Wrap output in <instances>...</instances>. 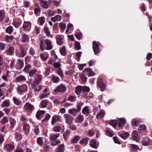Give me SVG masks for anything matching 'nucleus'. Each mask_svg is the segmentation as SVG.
Listing matches in <instances>:
<instances>
[{
  "instance_id": "obj_52",
  "label": "nucleus",
  "mask_w": 152,
  "mask_h": 152,
  "mask_svg": "<svg viewBox=\"0 0 152 152\" xmlns=\"http://www.w3.org/2000/svg\"><path fill=\"white\" fill-rule=\"evenodd\" d=\"M129 134L127 132H125L123 134H120L119 136L124 139H126L128 138Z\"/></svg>"
},
{
  "instance_id": "obj_51",
  "label": "nucleus",
  "mask_w": 152,
  "mask_h": 152,
  "mask_svg": "<svg viewBox=\"0 0 152 152\" xmlns=\"http://www.w3.org/2000/svg\"><path fill=\"white\" fill-rule=\"evenodd\" d=\"M132 135L133 137V140L137 141V139H138L137 132L136 131H134L132 133Z\"/></svg>"
},
{
  "instance_id": "obj_31",
  "label": "nucleus",
  "mask_w": 152,
  "mask_h": 152,
  "mask_svg": "<svg viewBox=\"0 0 152 152\" xmlns=\"http://www.w3.org/2000/svg\"><path fill=\"white\" fill-rule=\"evenodd\" d=\"M39 1L41 4L42 7L43 8L47 9L48 8V4L47 1H44L43 0H39Z\"/></svg>"
},
{
  "instance_id": "obj_35",
  "label": "nucleus",
  "mask_w": 152,
  "mask_h": 152,
  "mask_svg": "<svg viewBox=\"0 0 152 152\" xmlns=\"http://www.w3.org/2000/svg\"><path fill=\"white\" fill-rule=\"evenodd\" d=\"M64 145L62 144L59 146L56 149V152H64Z\"/></svg>"
},
{
  "instance_id": "obj_8",
  "label": "nucleus",
  "mask_w": 152,
  "mask_h": 152,
  "mask_svg": "<svg viewBox=\"0 0 152 152\" xmlns=\"http://www.w3.org/2000/svg\"><path fill=\"white\" fill-rule=\"evenodd\" d=\"M66 122L69 125H70L72 122L73 118L70 115L65 114L64 115Z\"/></svg>"
},
{
  "instance_id": "obj_29",
  "label": "nucleus",
  "mask_w": 152,
  "mask_h": 152,
  "mask_svg": "<svg viewBox=\"0 0 152 152\" xmlns=\"http://www.w3.org/2000/svg\"><path fill=\"white\" fill-rule=\"evenodd\" d=\"M89 140V138L88 137L82 139L80 141L79 143L82 145H87Z\"/></svg>"
},
{
  "instance_id": "obj_25",
  "label": "nucleus",
  "mask_w": 152,
  "mask_h": 152,
  "mask_svg": "<svg viewBox=\"0 0 152 152\" xmlns=\"http://www.w3.org/2000/svg\"><path fill=\"white\" fill-rule=\"evenodd\" d=\"M60 135L59 133H57L54 134L50 136V141H52V142H54L56 141V139L59 137Z\"/></svg>"
},
{
  "instance_id": "obj_45",
  "label": "nucleus",
  "mask_w": 152,
  "mask_h": 152,
  "mask_svg": "<svg viewBox=\"0 0 152 152\" xmlns=\"http://www.w3.org/2000/svg\"><path fill=\"white\" fill-rule=\"evenodd\" d=\"M60 52L62 56H65L66 55V49L64 46L60 49Z\"/></svg>"
},
{
  "instance_id": "obj_5",
  "label": "nucleus",
  "mask_w": 152,
  "mask_h": 152,
  "mask_svg": "<svg viewBox=\"0 0 152 152\" xmlns=\"http://www.w3.org/2000/svg\"><path fill=\"white\" fill-rule=\"evenodd\" d=\"M31 23L30 21H24L22 28L24 31H28L31 29Z\"/></svg>"
},
{
  "instance_id": "obj_24",
  "label": "nucleus",
  "mask_w": 152,
  "mask_h": 152,
  "mask_svg": "<svg viewBox=\"0 0 152 152\" xmlns=\"http://www.w3.org/2000/svg\"><path fill=\"white\" fill-rule=\"evenodd\" d=\"M12 99L14 103L17 106L20 105L22 103V102L21 100L15 97H13Z\"/></svg>"
},
{
  "instance_id": "obj_44",
  "label": "nucleus",
  "mask_w": 152,
  "mask_h": 152,
  "mask_svg": "<svg viewBox=\"0 0 152 152\" xmlns=\"http://www.w3.org/2000/svg\"><path fill=\"white\" fill-rule=\"evenodd\" d=\"M130 151L132 152L137 150L139 149V147L137 145L131 144L130 145Z\"/></svg>"
},
{
  "instance_id": "obj_9",
  "label": "nucleus",
  "mask_w": 152,
  "mask_h": 152,
  "mask_svg": "<svg viewBox=\"0 0 152 152\" xmlns=\"http://www.w3.org/2000/svg\"><path fill=\"white\" fill-rule=\"evenodd\" d=\"M44 43L46 45L45 49L47 50H50L53 48V46L52 45L51 41L48 39L44 40Z\"/></svg>"
},
{
  "instance_id": "obj_32",
  "label": "nucleus",
  "mask_w": 152,
  "mask_h": 152,
  "mask_svg": "<svg viewBox=\"0 0 152 152\" xmlns=\"http://www.w3.org/2000/svg\"><path fill=\"white\" fill-rule=\"evenodd\" d=\"M90 146L92 148L95 149H97V143L95 140H91L90 142Z\"/></svg>"
},
{
  "instance_id": "obj_57",
  "label": "nucleus",
  "mask_w": 152,
  "mask_h": 152,
  "mask_svg": "<svg viewBox=\"0 0 152 152\" xmlns=\"http://www.w3.org/2000/svg\"><path fill=\"white\" fill-rule=\"evenodd\" d=\"M37 142L38 145H43V142L42 138L40 137H38L37 139Z\"/></svg>"
},
{
  "instance_id": "obj_2",
  "label": "nucleus",
  "mask_w": 152,
  "mask_h": 152,
  "mask_svg": "<svg viewBox=\"0 0 152 152\" xmlns=\"http://www.w3.org/2000/svg\"><path fill=\"white\" fill-rule=\"evenodd\" d=\"M15 48L14 46H11L5 51L4 53L7 56H12L14 55Z\"/></svg>"
},
{
  "instance_id": "obj_27",
  "label": "nucleus",
  "mask_w": 152,
  "mask_h": 152,
  "mask_svg": "<svg viewBox=\"0 0 152 152\" xmlns=\"http://www.w3.org/2000/svg\"><path fill=\"white\" fill-rule=\"evenodd\" d=\"M68 112L70 114L75 116L77 114V113L79 112L76 109L72 108L69 109L68 111Z\"/></svg>"
},
{
  "instance_id": "obj_7",
  "label": "nucleus",
  "mask_w": 152,
  "mask_h": 152,
  "mask_svg": "<svg viewBox=\"0 0 152 152\" xmlns=\"http://www.w3.org/2000/svg\"><path fill=\"white\" fill-rule=\"evenodd\" d=\"M23 107L24 110L28 112L32 111L34 109V106L29 102L26 103Z\"/></svg>"
},
{
  "instance_id": "obj_49",
  "label": "nucleus",
  "mask_w": 152,
  "mask_h": 152,
  "mask_svg": "<svg viewBox=\"0 0 152 152\" xmlns=\"http://www.w3.org/2000/svg\"><path fill=\"white\" fill-rule=\"evenodd\" d=\"M104 115L105 113L104 112L101 111L97 113L96 117L98 119H101L104 118Z\"/></svg>"
},
{
  "instance_id": "obj_50",
  "label": "nucleus",
  "mask_w": 152,
  "mask_h": 152,
  "mask_svg": "<svg viewBox=\"0 0 152 152\" xmlns=\"http://www.w3.org/2000/svg\"><path fill=\"white\" fill-rule=\"evenodd\" d=\"M48 101L46 99H44L41 102V107H46L48 104Z\"/></svg>"
},
{
  "instance_id": "obj_21",
  "label": "nucleus",
  "mask_w": 152,
  "mask_h": 152,
  "mask_svg": "<svg viewBox=\"0 0 152 152\" xmlns=\"http://www.w3.org/2000/svg\"><path fill=\"white\" fill-rule=\"evenodd\" d=\"M25 77L22 75L17 76L15 79V81L16 82H19L21 81H24L26 80Z\"/></svg>"
},
{
  "instance_id": "obj_61",
  "label": "nucleus",
  "mask_w": 152,
  "mask_h": 152,
  "mask_svg": "<svg viewBox=\"0 0 152 152\" xmlns=\"http://www.w3.org/2000/svg\"><path fill=\"white\" fill-rule=\"evenodd\" d=\"M45 18L43 16L39 18L38 19V21L39 22L41 25H42L45 22Z\"/></svg>"
},
{
  "instance_id": "obj_11",
  "label": "nucleus",
  "mask_w": 152,
  "mask_h": 152,
  "mask_svg": "<svg viewBox=\"0 0 152 152\" xmlns=\"http://www.w3.org/2000/svg\"><path fill=\"white\" fill-rule=\"evenodd\" d=\"M92 48L95 54H98L99 53L100 50L99 48V45L95 41L93 42Z\"/></svg>"
},
{
  "instance_id": "obj_18",
  "label": "nucleus",
  "mask_w": 152,
  "mask_h": 152,
  "mask_svg": "<svg viewBox=\"0 0 152 152\" xmlns=\"http://www.w3.org/2000/svg\"><path fill=\"white\" fill-rule=\"evenodd\" d=\"M36 69H34L30 70H28L27 72L29 76L30 77H33L35 78V77L36 75V72L37 71Z\"/></svg>"
},
{
  "instance_id": "obj_19",
  "label": "nucleus",
  "mask_w": 152,
  "mask_h": 152,
  "mask_svg": "<svg viewBox=\"0 0 152 152\" xmlns=\"http://www.w3.org/2000/svg\"><path fill=\"white\" fill-rule=\"evenodd\" d=\"M140 122V120L136 118L132 121L131 125L134 128L136 126L138 125Z\"/></svg>"
},
{
  "instance_id": "obj_47",
  "label": "nucleus",
  "mask_w": 152,
  "mask_h": 152,
  "mask_svg": "<svg viewBox=\"0 0 152 152\" xmlns=\"http://www.w3.org/2000/svg\"><path fill=\"white\" fill-rule=\"evenodd\" d=\"M45 111L44 110H40L38 111L36 114V117L38 119H40V116L42 114L45 113Z\"/></svg>"
},
{
  "instance_id": "obj_10",
  "label": "nucleus",
  "mask_w": 152,
  "mask_h": 152,
  "mask_svg": "<svg viewBox=\"0 0 152 152\" xmlns=\"http://www.w3.org/2000/svg\"><path fill=\"white\" fill-rule=\"evenodd\" d=\"M83 72L88 77L93 76L95 75L94 73L90 68L85 69Z\"/></svg>"
},
{
  "instance_id": "obj_1",
  "label": "nucleus",
  "mask_w": 152,
  "mask_h": 152,
  "mask_svg": "<svg viewBox=\"0 0 152 152\" xmlns=\"http://www.w3.org/2000/svg\"><path fill=\"white\" fill-rule=\"evenodd\" d=\"M90 90V88L88 87L79 86L76 87L75 92L77 95H80V94L81 93L82 96L84 98L87 99L89 97L88 93Z\"/></svg>"
},
{
  "instance_id": "obj_3",
  "label": "nucleus",
  "mask_w": 152,
  "mask_h": 152,
  "mask_svg": "<svg viewBox=\"0 0 152 152\" xmlns=\"http://www.w3.org/2000/svg\"><path fill=\"white\" fill-rule=\"evenodd\" d=\"M97 84L98 87L102 91H103L106 89V85L104 83L103 80L102 78H99L98 79L97 82Z\"/></svg>"
},
{
  "instance_id": "obj_62",
  "label": "nucleus",
  "mask_w": 152,
  "mask_h": 152,
  "mask_svg": "<svg viewBox=\"0 0 152 152\" xmlns=\"http://www.w3.org/2000/svg\"><path fill=\"white\" fill-rule=\"evenodd\" d=\"M75 47L77 50H79L81 49V46L80 42L77 41L75 43Z\"/></svg>"
},
{
  "instance_id": "obj_64",
  "label": "nucleus",
  "mask_w": 152,
  "mask_h": 152,
  "mask_svg": "<svg viewBox=\"0 0 152 152\" xmlns=\"http://www.w3.org/2000/svg\"><path fill=\"white\" fill-rule=\"evenodd\" d=\"M6 44L0 42V50H3L5 49Z\"/></svg>"
},
{
  "instance_id": "obj_13",
  "label": "nucleus",
  "mask_w": 152,
  "mask_h": 152,
  "mask_svg": "<svg viewBox=\"0 0 152 152\" xmlns=\"http://www.w3.org/2000/svg\"><path fill=\"white\" fill-rule=\"evenodd\" d=\"M19 56L20 57H23L26 54V50L25 48L23 46H19Z\"/></svg>"
},
{
  "instance_id": "obj_58",
  "label": "nucleus",
  "mask_w": 152,
  "mask_h": 152,
  "mask_svg": "<svg viewBox=\"0 0 152 152\" xmlns=\"http://www.w3.org/2000/svg\"><path fill=\"white\" fill-rule=\"evenodd\" d=\"M76 97L72 95H71L67 99V100L72 102L76 101Z\"/></svg>"
},
{
  "instance_id": "obj_46",
  "label": "nucleus",
  "mask_w": 152,
  "mask_h": 152,
  "mask_svg": "<svg viewBox=\"0 0 152 152\" xmlns=\"http://www.w3.org/2000/svg\"><path fill=\"white\" fill-rule=\"evenodd\" d=\"M108 124L112 126L114 128H115L117 124V121L115 120H110L109 121Z\"/></svg>"
},
{
  "instance_id": "obj_17",
  "label": "nucleus",
  "mask_w": 152,
  "mask_h": 152,
  "mask_svg": "<svg viewBox=\"0 0 152 152\" xmlns=\"http://www.w3.org/2000/svg\"><path fill=\"white\" fill-rule=\"evenodd\" d=\"M126 120L123 118H120L117 120V124L119 128H121L123 125L124 124Z\"/></svg>"
},
{
  "instance_id": "obj_33",
  "label": "nucleus",
  "mask_w": 152,
  "mask_h": 152,
  "mask_svg": "<svg viewBox=\"0 0 152 152\" xmlns=\"http://www.w3.org/2000/svg\"><path fill=\"white\" fill-rule=\"evenodd\" d=\"M39 56L41 59L44 61H46L48 58V55L46 53H40Z\"/></svg>"
},
{
  "instance_id": "obj_48",
  "label": "nucleus",
  "mask_w": 152,
  "mask_h": 152,
  "mask_svg": "<svg viewBox=\"0 0 152 152\" xmlns=\"http://www.w3.org/2000/svg\"><path fill=\"white\" fill-rule=\"evenodd\" d=\"M84 103L82 102H79L77 103L76 105L77 110L79 112L81 110V107L83 105Z\"/></svg>"
},
{
  "instance_id": "obj_22",
  "label": "nucleus",
  "mask_w": 152,
  "mask_h": 152,
  "mask_svg": "<svg viewBox=\"0 0 152 152\" xmlns=\"http://www.w3.org/2000/svg\"><path fill=\"white\" fill-rule=\"evenodd\" d=\"M29 36L25 34H23L21 39L22 42L23 43L27 42L29 41Z\"/></svg>"
},
{
  "instance_id": "obj_40",
  "label": "nucleus",
  "mask_w": 152,
  "mask_h": 152,
  "mask_svg": "<svg viewBox=\"0 0 152 152\" xmlns=\"http://www.w3.org/2000/svg\"><path fill=\"white\" fill-rule=\"evenodd\" d=\"M9 119L7 116L4 117L0 121L1 123L4 125L8 123Z\"/></svg>"
},
{
  "instance_id": "obj_15",
  "label": "nucleus",
  "mask_w": 152,
  "mask_h": 152,
  "mask_svg": "<svg viewBox=\"0 0 152 152\" xmlns=\"http://www.w3.org/2000/svg\"><path fill=\"white\" fill-rule=\"evenodd\" d=\"M15 148L14 145L11 144H6L4 147V150L10 152Z\"/></svg>"
},
{
  "instance_id": "obj_12",
  "label": "nucleus",
  "mask_w": 152,
  "mask_h": 152,
  "mask_svg": "<svg viewBox=\"0 0 152 152\" xmlns=\"http://www.w3.org/2000/svg\"><path fill=\"white\" fill-rule=\"evenodd\" d=\"M27 87L25 84L18 86L17 89V91L18 93H23L27 91Z\"/></svg>"
},
{
  "instance_id": "obj_16",
  "label": "nucleus",
  "mask_w": 152,
  "mask_h": 152,
  "mask_svg": "<svg viewBox=\"0 0 152 152\" xmlns=\"http://www.w3.org/2000/svg\"><path fill=\"white\" fill-rule=\"evenodd\" d=\"M152 141L148 138H145L142 141V145L145 146H147L150 145Z\"/></svg>"
},
{
  "instance_id": "obj_37",
  "label": "nucleus",
  "mask_w": 152,
  "mask_h": 152,
  "mask_svg": "<svg viewBox=\"0 0 152 152\" xmlns=\"http://www.w3.org/2000/svg\"><path fill=\"white\" fill-rule=\"evenodd\" d=\"M13 31V27L12 26H10L7 28L5 30V33H8L9 34H12Z\"/></svg>"
},
{
  "instance_id": "obj_28",
  "label": "nucleus",
  "mask_w": 152,
  "mask_h": 152,
  "mask_svg": "<svg viewBox=\"0 0 152 152\" xmlns=\"http://www.w3.org/2000/svg\"><path fill=\"white\" fill-rule=\"evenodd\" d=\"M14 137L15 139L17 141H20L22 139V135L20 133L16 132L15 133Z\"/></svg>"
},
{
  "instance_id": "obj_60",
  "label": "nucleus",
  "mask_w": 152,
  "mask_h": 152,
  "mask_svg": "<svg viewBox=\"0 0 152 152\" xmlns=\"http://www.w3.org/2000/svg\"><path fill=\"white\" fill-rule=\"evenodd\" d=\"M44 42L43 41L41 42L40 43L39 45L40 49L41 50L43 51H44L46 49V47L44 44Z\"/></svg>"
},
{
  "instance_id": "obj_23",
  "label": "nucleus",
  "mask_w": 152,
  "mask_h": 152,
  "mask_svg": "<svg viewBox=\"0 0 152 152\" xmlns=\"http://www.w3.org/2000/svg\"><path fill=\"white\" fill-rule=\"evenodd\" d=\"M71 132L69 130H67L64 132L63 135V138L65 140H66L70 134Z\"/></svg>"
},
{
  "instance_id": "obj_36",
  "label": "nucleus",
  "mask_w": 152,
  "mask_h": 152,
  "mask_svg": "<svg viewBox=\"0 0 152 152\" xmlns=\"http://www.w3.org/2000/svg\"><path fill=\"white\" fill-rule=\"evenodd\" d=\"M10 105V100L6 99L3 101L1 105V107H8Z\"/></svg>"
},
{
  "instance_id": "obj_26",
  "label": "nucleus",
  "mask_w": 152,
  "mask_h": 152,
  "mask_svg": "<svg viewBox=\"0 0 152 152\" xmlns=\"http://www.w3.org/2000/svg\"><path fill=\"white\" fill-rule=\"evenodd\" d=\"M84 117L82 115H79L75 118V121L76 123H81L83 121Z\"/></svg>"
},
{
  "instance_id": "obj_34",
  "label": "nucleus",
  "mask_w": 152,
  "mask_h": 152,
  "mask_svg": "<svg viewBox=\"0 0 152 152\" xmlns=\"http://www.w3.org/2000/svg\"><path fill=\"white\" fill-rule=\"evenodd\" d=\"M61 16L59 15H57L54 17H52L51 18V20L53 22H55L56 21H59L61 19Z\"/></svg>"
},
{
  "instance_id": "obj_41",
  "label": "nucleus",
  "mask_w": 152,
  "mask_h": 152,
  "mask_svg": "<svg viewBox=\"0 0 152 152\" xmlns=\"http://www.w3.org/2000/svg\"><path fill=\"white\" fill-rule=\"evenodd\" d=\"M44 31L47 36L51 38L53 37V35L50 34L49 28L48 27H45L44 28Z\"/></svg>"
},
{
  "instance_id": "obj_56",
  "label": "nucleus",
  "mask_w": 152,
  "mask_h": 152,
  "mask_svg": "<svg viewBox=\"0 0 152 152\" xmlns=\"http://www.w3.org/2000/svg\"><path fill=\"white\" fill-rule=\"evenodd\" d=\"M8 75L9 71H7L5 74L4 75L2 76L1 77L2 79L6 81H8L9 80L7 79V77L8 76Z\"/></svg>"
},
{
  "instance_id": "obj_43",
  "label": "nucleus",
  "mask_w": 152,
  "mask_h": 152,
  "mask_svg": "<svg viewBox=\"0 0 152 152\" xmlns=\"http://www.w3.org/2000/svg\"><path fill=\"white\" fill-rule=\"evenodd\" d=\"M63 38L61 37H58L56 39V43L57 44L59 45H62L63 42Z\"/></svg>"
},
{
  "instance_id": "obj_39",
  "label": "nucleus",
  "mask_w": 152,
  "mask_h": 152,
  "mask_svg": "<svg viewBox=\"0 0 152 152\" xmlns=\"http://www.w3.org/2000/svg\"><path fill=\"white\" fill-rule=\"evenodd\" d=\"M80 138L81 137L79 135L76 136L73 138L71 142L72 143H77Z\"/></svg>"
},
{
  "instance_id": "obj_30",
  "label": "nucleus",
  "mask_w": 152,
  "mask_h": 152,
  "mask_svg": "<svg viewBox=\"0 0 152 152\" xmlns=\"http://www.w3.org/2000/svg\"><path fill=\"white\" fill-rule=\"evenodd\" d=\"M9 121L10 124V128L13 129L16 123V121L15 120L12 118H10Z\"/></svg>"
},
{
  "instance_id": "obj_55",
  "label": "nucleus",
  "mask_w": 152,
  "mask_h": 152,
  "mask_svg": "<svg viewBox=\"0 0 152 152\" xmlns=\"http://www.w3.org/2000/svg\"><path fill=\"white\" fill-rule=\"evenodd\" d=\"M80 77L83 83H85L86 82L87 78L86 76H85L84 73L81 75H80Z\"/></svg>"
},
{
  "instance_id": "obj_53",
  "label": "nucleus",
  "mask_w": 152,
  "mask_h": 152,
  "mask_svg": "<svg viewBox=\"0 0 152 152\" xmlns=\"http://www.w3.org/2000/svg\"><path fill=\"white\" fill-rule=\"evenodd\" d=\"M21 22L16 21L14 20H13L12 25L16 28H18L19 26L21 24Z\"/></svg>"
},
{
  "instance_id": "obj_4",
  "label": "nucleus",
  "mask_w": 152,
  "mask_h": 152,
  "mask_svg": "<svg viewBox=\"0 0 152 152\" xmlns=\"http://www.w3.org/2000/svg\"><path fill=\"white\" fill-rule=\"evenodd\" d=\"M30 129L29 125L26 123H23V130L25 134L27 135L29 134Z\"/></svg>"
},
{
  "instance_id": "obj_54",
  "label": "nucleus",
  "mask_w": 152,
  "mask_h": 152,
  "mask_svg": "<svg viewBox=\"0 0 152 152\" xmlns=\"http://www.w3.org/2000/svg\"><path fill=\"white\" fill-rule=\"evenodd\" d=\"M59 119V117L56 115H54L52 118L51 124L52 125H53Z\"/></svg>"
},
{
  "instance_id": "obj_63",
  "label": "nucleus",
  "mask_w": 152,
  "mask_h": 152,
  "mask_svg": "<svg viewBox=\"0 0 152 152\" xmlns=\"http://www.w3.org/2000/svg\"><path fill=\"white\" fill-rule=\"evenodd\" d=\"M15 60L12 58L11 60V62L10 64V67L11 69H13L15 66Z\"/></svg>"
},
{
  "instance_id": "obj_6",
  "label": "nucleus",
  "mask_w": 152,
  "mask_h": 152,
  "mask_svg": "<svg viewBox=\"0 0 152 152\" xmlns=\"http://www.w3.org/2000/svg\"><path fill=\"white\" fill-rule=\"evenodd\" d=\"M66 88L63 84H61L59 86H57L56 88L54 90L55 92L58 93L61 92V93H64L66 91Z\"/></svg>"
},
{
  "instance_id": "obj_14",
  "label": "nucleus",
  "mask_w": 152,
  "mask_h": 152,
  "mask_svg": "<svg viewBox=\"0 0 152 152\" xmlns=\"http://www.w3.org/2000/svg\"><path fill=\"white\" fill-rule=\"evenodd\" d=\"M24 65L23 62L21 59H18L17 63L15 65V68L18 70L21 69Z\"/></svg>"
},
{
  "instance_id": "obj_20",
  "label": "nucleus",
  "mask_w": 152,
  "mask_h": 152,
  "mask_svg": "<svg viewBox=\"0 0 152 152\" xmlns=\"http://www.w3.org/2000/svg\"><path fill=\"white\" fill-rule=\"evenodd\" d=\"M14 39V37L13 35L9 36L8 35H6L5 38V40L7 43H10Z\"/></svg>"
},
{
  "instance_id": "obj_59",
  "label": "nucleus",
  "mask_w": 152,
  "mask_h": 152,
  "mask_svg": "<svg viewBox=\"0 0 152 152\" xmlns=\"http://www.w3.org/2000/svg\"><path fill=\"white\" fill-rule=\"evenodd\" d=\"M34 131L36 135H38L39 133V130L38 125H37L34 126Z\"/></svg>"
},
{
  "instance_id": "obj_38",
  "label": "nucleus",
  "mask_w": 152,
  "mask_h": 152,
  "mask_svg": "<svg viewBox=\"0 0 152 152\" xmlns=\"http://www.w3.org/2000/svg\"><path fill=\"white\" fill-rule=\"evenodd\" d=\"M5 16L4 11L3 10H0V22L2 21L4 19Z\"/></svg>"
},
{
  "instance_id": "obj_42",
  "label": "nucleus",
  "mask_w": 152,
  "mask_h": 152,
  "mask_svg": "<svg viewBox=\"0 0 152 152\" xmlns=\"http://www.w3.org/2000/svg\"><path fill=\"white\" fill-rule=\"evenodd\" d=\"M82 113L85 115H88L89 114V110L87 106L85 107L83 109Z\"/></svg>"
}]
</instances>
